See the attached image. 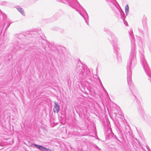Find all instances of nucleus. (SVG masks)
Returning a JSON list of instances; mask_svg holds the SVG:
<instances>
[{"instance_id": "2", "label": "nucleus", "mask_w": 151, "mask_h": 151, "mask_svg": "<svg viewBox=\"0 0 151 151\" xmlns=\"http://www.w3.org/2000/svg\"><path fill=\"white\" fill-rule=\"evenodd\" d=\"M141 62L145 71L147 76L149 77V79L150 80L151 83V71L149 69L148 65L144 58L141 60Z\"/></svg>"}, {"instance_id": "6", "label": "nucleus", "mask_w": 151, "mask_h": 151, "mask_svg": "<svg viewBox=\"0 0 151 151\" xmlns=\"http://www.w3.org/2000/svg\"><path fill=\"white\" fill-rule=\"evenodd\" d=\"M18 10L21 13L22 15H24V13L23 10L21 8H17Z\"/></svg>"}, {"instance_id": "11", "label": "nucleus", "mask_w": 151, "mask_h": 151, "mask_svg": "<svg viewBox=\"0 0 151 151\" xmlns=\"http://www.w3.org/2000/svg\"><path fill=\"white\" fill-rule=\"evenodd\" d=\"M45 151H52L51 150L46 148V149Z\"/></svg>"}, {"instance_id": "16", "label": "nucleus", "mask_w": 151, "mask_h": 151, "mask_svg": "<svg viewBox=\"0 0 151 151\" xmlns=\"http://www.w3.org/2000/svg\"><path fill=\"white\" fill-rule=\"evenodd\" d=\"M126 21H125V22L124 21V23L125 24V23H126Z\"/></svg>"}, {"instance_id": "1", "label": "nucleus", "mask_w": 151, "mask_h": 151, "mask_svg": "<svg viewBox=\"0 0 151 151\" xmlns=\"http://www.w3.org/2000/svg\"><path fill=\"white\" fill-rule=\"evenodd\" d=\"M129 34L132 37V40H131V51L129 56V58L130 60V63L127 65V81L129 85H131L132 83V72L131 70V66L132 62H134L136 60V50L135 45L134 41L133 39L134 38L133 36V32L132 29H131L129 32Z\"/></svg>"}, {"instance_id": "3", "label": "nucleus", "mask_w": 151, "mask_h": 151, "mask_svg": "<svg viewBox=\"0 0 151 151\" xmlns=\"http://www.w3.org/2000/svg\"><path fill=\"white\" fill-rule=\"evenodd\" d=\"M55 107L53 109L54 113L56 112L58 113L60 111V106L56 102L54 103Z\"/></svg>"}, {"instance_id": "12", "label": "nucleus", "mask_w": 151, "mask_h": 151, "mask_svg": "<svg viewBox=\"0 0 151 151\" xmlns=\"http://www.w3.org/2000/svg\"><path fill=\"white\" fill-rule=\"evenodd\" d=\"M79 13L80 14V15H81V16H82L83 17V18H84V19L85 18H84V16H83L82 14H81V13H80V12H79Z\"/></svg>"}, {"instance_id": "9", "label": "nucleus", "mask_w": 151, "mask_h": 151, "mask_svg": "<svg viewBox=\"0 0 151 151\" xmlns=\"http://www.w3.org/2000/svg\"><path fill=\"white\" fill-rule=\"evenodd\" d=\"M99 81H100V83H101V86H102V88H103V89L104 90H105V91H105V89H104V87L103 86V85H102V83H101V82L100 81V80H99Z\"/></svg>"}, {"instance_id": "4", "label": "nucleus", "mask_w": 151, "mask_h": 151, "mask_svg": "<svg viewBox=\"0 0 151 151\" xmlns=\"http://www.w3.org/2000/svg\"><path fill=\"white\" fill-rule=\"evenodd\" d=\"M34 145L42 151H45L46 149V147L41 145H38L36 144H35Z\"/></svg>"}, {"instance_id": "5", "label": "nucleus", "mask_w": 151, "mask_h": 151, "mask_svg": "<svg viewBox=\"0 0 151 151\" xmlns=\"http://www.w3.org/2000/svg\"><path fill=\"white\" fill-rule=\"evenodd\" d=\"M125 13L127 15V14L129 12V6L128 4H127L125 7Z\"/></svg>"}, {"instance_id": "8", "label": "nucleus", "mask_w": 151, "mask_h": 151, "mask_svg": "<svg viewBox=\"0 0 151 151\" xmlns=\"http://www.w3.org/2000/svg\"><path fill=\"white\" fill-rule=\"evenodd\" d=\"M78 69H77L76 71L78 73H80V72L81 71L82 68V67H80Z\"/></svg>"}, {"instance_id": "19", "label": "nucleus", "mask_w": 151, "mask_h": 151, "mask_svg": "<svg viewBox=\"0 0 151 151\" xmlns=\"http://www.w3.org/2000/svg\"><path fill=\"white\" fill-rule=\"evenodd\" d=\"M115 138H116V136H115Z\"/></svg>"}, {"instance_id": "18", "label": "nucleus", "mask_w": 151, "mask_h": 151, "mask_svg": "<svg viewBox=\"0 0 151 151\" xmlns=\"http://www.w3.org/2000/svg\"><path fill=\"white\" fill-rule=\"evenodd\" d=\"M126 21H125V22L124 21V23L125 24V23H126Z\"/></svg>"}, {"instance_id": "13", "label": "nucleus", "mask_w": 151, "mask_h": 151, "mask_svg": "<svg viewBox=\"0 0 151 151\" xmlns=\"http://www.w3.org/2000/svg\"><path fill=\"white\" fill-rule=\"evenodd\" d=\"M85 13L86 14V15H87V17H88V14H87V13L86 12V11H85Z\"/></svg>"}, {"instance_id": "17", "label": "nucleus", "mask_w": 151, "mask_h": 151, "mask_svg": "<svg viewBox=\"0 0 151 151\" xmlns=\"http://www.w3.org/2000/svg\"><path fill=\"white\" fill-rule=\"evenodd\" d=\"M126 21H125V22L124 21V23L125 24V23H126Z\"/></svg>"}, {"instance_id": "20", "label": "nucleus", "mask_w": 151, "mask_h": 151, "mask_svg": "<svg viewBox=\"0 0 151 151\" xmlns=\"http://www.w3.org/2000/svg\"><path fill=\"white\" fill-rule=\"evenodd\" d=\"M112 134L113 135V134L112 133Z\"/></svg>"}, {"instance_id": "7", "label": "nucleus", "mask_w": 151, "mask_h": 151, "mask_svg": "<svg viewBox=\"0 0 151 151\" xmlns=\"http://www.w3.org/2000/svg\"><path fill=\"white\" fill-rule=\"evenodd\" d=\"M59 1L62 2L63 3L66 4L67 3H68L70 2L69 0H58Z\"/></svg>"}, {"instance_id": "15", "label": "nucleus", "mask_w": 151, "mask_h": 151, "mask_svg": "<svg viewBox=\"0 0 151 151\" xmlns=\"http://www.w3.org/2000/svg\"><path fill=\"white\" fill-rule=\"evenodd\" d=\"M114 46L116 47V46H115L114 45Z\"/></svg>"}, {"instance_id": "10", "label": "nucleus", "mask_w": 151, "mask_h": 151, "mask_svg": "<svg viewBox=\"0 0 151 151\" xmlns=\"http://www.w3.org/2000/svg\"><path fill=\"white\" fill-rule=\"evenodd\" d=\"M95 147L96 148H97L98 150H100V149L99 147L97 145H95Z\"/></svg>"}, {"instance_id": "14", "label": "nucleus", "mask_w": 151, "mask_h": 151, "mask_svg": "<svg viewBox=\"0 0 151 151\" xmlns=\"http://www.w3.org/2000/svg\"><path fill=\"white\" fill-rule=\"evenodd\" d=\"M85 21H86V23H87V24H88V22H87V21L86 20V19H85Z\"/></svg>"}]
</instances>
